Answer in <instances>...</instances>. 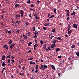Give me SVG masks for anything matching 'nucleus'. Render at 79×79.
Returning <instances> with one entry per match:
<instances>
[{
  "label": "nucleus",
  "instance_id": "obj_1",
  "mask_svg": "<svg viewBox=\"0 0 79 79\" xmlns=\"http://www.w3.org/2000/svg\"><path fill=\"white\" fill-rule=\"evenodd\" d=\"M15 44L14 43H13L10 46V49H11V50L13 49V48L14 47V46H15Z\"/></svg>",
  "mask_w": 79,
  "mask_h": 79
},
{
  "label": "nucleus",
  "instance_id": "obj_2",
  "mask_svg": "<svg viewBox=\"0 0 79 79\" xmlns=\"http://www.w3.org/2000/svg\"><path fill=\"white\" fill-rule=\"evenodd\" d=\"M73 27H74L75 29H77V25L76 24H74L73 25Z\"/></svg>",
  "mask_w": 79,
  "mask_h": 79
},
{
  "label": "nucleus",
  "instance_id": "obj_3",
  "mask_svg": "<svg viewBox=\"0 0 79 79\" xmlns=\"http://www.w3.org/2000/svg\"><path fill=\"white\" fill-rule=\"evenodd\" d=\"M34 16L35 17L36 19H39V17H37V14L35 13L34 15Z\"/></svg>",
  "mask_w": 79,
  "mask_h": 79
},
{
  "label": "nucleus",
  "instance_id": "obj_4",
  "mask_svg": "<svg viewBox=\"0 0 79 79\" xmlns=\"http://www.w3.org/2000/svg\"><path fill=\"white\" fill-rule=\"evenodd\" d=\"M3 47L4 48H5L6 49V50H8V47L7 45H4L3 46Z\"/></svg>",
  "mask_w": 79,
  "mask_h": 79
},
{
  "label": "nucleus",
  "instance_id": "obj_5",
  "mask_svg": "<svg viewBox=\"0 0 79 79\" xmlns=\"http://www.w3.org/2000/svg\"><path fill=\"white\" fill-rule=\"evenodd\" d=\"M68 31V32L67 34H69V35H70L71 33V32H72V30H70V31Z\"/></svg>",
  "mask_w": 79,
  "mask_h": 79
},
{
  "label": "nucleus",
  "instance_id": "obj_6",
  "mask_svg": "<svg viewBox=\"0 0 79 79\" xmlns=\"http://www.w3.org/2000/svg\"><path fill=\"white\" fill-rule=\"evenodd\" d=\"M55 47H56V44H53L51 46V47L52 48H55Z\"/></svg>",
  "mask_w": 79,
  "mask_h": 79
},
{
  "label": "nucleus",
  "instance_id": "obj_7",
  "mask_svg": "<svg viewBox=\"0 0 79 79\" xmlns=\"http://www.w3.org/2000/svg\"><path fill=\"white\" fill-rule=\"evenodd\" d=\"M40 69L42 70H44V69H45L44 65H42L41 66Z\"/></svg>",
  "mask_w": 79,
  "mask_h": 79
},
{
  "label": "nucleus",
  "instance_id": "obj_8",
  "mask_svg": "<svg viewBox=\"0 0 79 79\" xmlns=\"http://www.w3.org/2000/svg\"><path fill=\"white\" fill-rule=\"evenodd\" d=\"M34 34L35 35H39V33L37 31H35L34 32Z\"/></svg>",
  "mask_w": 79,
  "mask_h": 79
},
{
  "label": "nucleus",
  "instance_id": "obj_9",
  "mask_svg": "<svg viewBox=\"0 0 79 79\" xmlns=\"http://www.w3.org/2000/svg\"><path fill=\"white\" fill-rule=\"evenodd\" d=\"M19 6H20V5L17 4L15 5V8H17V7H19Z\"/></svg>",
  "mask_w": 79,
  "mask_h": 79
},
{
  "label": "nucleus",
  "instance_id": "obj_10",
  "mask_svg": "<svg viewBox=\"0 0 79 79\" xmlns=\"http://www.w3.org/2000/svg\"><path fill=\"white\" fill-rule=\"evenodd\" d=\"M51 68H52V69H53V70H55V69H56L54 65H52L51 66Z\"/></svg>",
  "mask_w": 79,
  "mask_h": 79
},
{
  "label": "nucleus",
  "instance_id": "obj_11",
  "mask_svg": "<svg viewBox=\"0 0 79 79\" xmlns=\"http://www.w3.org/2000/svg\"><path fill=\"white\" fill-rule=\"evenodd\" d=\"M46 46H47V44H44L43 48H44V50H45V48H46Z\"/></svg>",
  "mask_w": 79,
  "mask_h": 79
},
{
  "label": "nucleus",
  "instance_id": "obj_12",
  "mask_svg": "<svg viewBox=\"0 0 79 79\" xmlns=\"http://www.w3.org/2000/svg\"><path fill=\"white\" fill-rule=\"evenodd\" d=\"M29 63L30 64H35V62H33L32 61H30Z\"/></svg>",
  "mask_w": 79,
  "mask_h": 79
},
{
  "label": "nucleus",
  "instance_id": "obj_13",
  "mask_svg": "<svg viewBox=\"0 0 79 79\" xmlns=\"http://www.w3.org/2000/svg\"><path fill=\"white\" fill-rule=\"evenodd\" d=\"M55 50H56V52H59L60 50V48H57L56 49H55Z\"/></svg>",
  "mask_w": 79,
  "mask_h": 79
},
{
  "label": "nucleus",
  "instance_id": "obj_14",
  "mask_svg": "<svg viewBox=\"0 0 79 79\" xmlns=\"http://www.w3.org/2000/svg\"><path fill=\"white\" fill-rule=\"evenodd\" d=\"M6 65V64L5 63V62H2V66H5Z\"/></svg>",
  "mask_w": 79,
  "mask_h": 79
},
{
  "label": "nucleus",
  "instance_id": "obj_15",
  "mask_svg": "<svg viewBox=\"0 0 79 79\" xmlns=\"http://www.w3.org/2000/svg\"><path fill=\"white\" fill-rule=\"evenodd\" d=\"M20 15H22V14H23V12H24V10H20Z\"/></svg>",
  "mask_w": 79,
  "mask_h": 79
},
{
  "label": "nucleus",
  "instance_id": "obj_16",
  "mask_svg": "<svg viewBox=\"0 0 79 79\" xmlns=\"http://www.w3.org/2000/svg\"><path fill=\"white\" fill-rule=\"evenodd\" d=\"M15 16L16 18H19V17H20V15H15Z\"/></svg>",
  "mask_w": 79,
  "mask_h": 79
},
{
  "label": "nucleus",
  "instance_id": "obj_17",
  "mask_svg": "<svg viewBox=\"0 0 79 79\" xmlns=\"http://www.w3.org/2000/svg\"><path fill=\"white\" fill-rule=\"evenodd\" d=\"M31 45H32V42H30L28 44V46L29 47L31 46Z\"/></svg>",
  "mask_w": 79,
  "mask_h": 79
},
{
  "label": "nucleus",
  "instance_id": "obj_18",
  "mask_svg": "<svg viewBox=\"0 0 79 79\" xmlns=\"http://www.w3.org/2000/svg\"><path fill=\"white\" fill-rule=\"evenodd\" d=\"M12 43V41L11 40H9L8 42V45H10V44H11V43Z\"/></svg>",
  "mask_w": 79,
  "mask_h": 79
},
{
  "label": "nucleus",
  "instance_id": "obj_19",
  "mask_svg": "<svg viewBox=\"0 0 79 79\" xmlns=\"http://www.w3.org/2000/svg\"><path fill=\"white\" fill-rule=\"evenodd\" d=\"M74 11H74L71 14V15L72 16H73L74 15H75V12H74Z\"/></svg>",
  "mask_w": 79,
  "mask_h": 79
},
{
  "label": "nucleus",
  "instance_id": "obj_20",
  "mask_svg": "<svg viewBox=\"0 0 79 79\" xmlns=\"http://www.w3.org/2000/svg\"><path fill=\"white\" fill-rule=\"evenodd\" d=\"M76 55H77V56L79 57V52H77L76 53Z\"/></svg>",
  "mask_w": 79,
  "mask_h": 79
},
{
  "label": "nucleus",
  "instance_id": "obj_21",
  "mask_svg": "<svg viewBox=\"0 0 79 79\" xmlns=\"http://www.w3.org/2000/svg\"><path fill=\"white\" fill-rule=\"evenodd\" d=\"M16 23H17V24H19V23H20L21 21H19L16 20Z\"/></svg>",
  "mask_w": 79,
  "mask_h": 79
},
{
  "label": "nucleus",
  "instance_id": "obj_22",
  "mask_svg": "<svg viewBox=\"0 0 79 79\" xmlns=\"http://www.w3.org/2000/svg\"><path fill=\"white\" fill-rule=\"evenodd\" d=\"M5 55H3V56L2 57V59L3 61L5 60Z\"/></svg>",
  "mask_w": 79,
  "mask_h": 79
},
{
  "label": "nucleus",
  "instance_id": "obj_23",
  "mask_svg": "<svg viewBox=\"0 0 79 79\" xmlns=\"http://www.w3.org/2000/svg\"><path fill=\"white\" fill-rule=\"evenodd\" d=\"M30 5L31 8H34V5L33 4H31Z\"/></svg>",
  "mask_w": 79,
  "mask_h": 79
},
{
  "label": "nucleus",
  "instance_id": "obj_24",
  "mask_svg": "<svg viewBox=\"0 0 79 79\" xmlns=\"http://www.w3.org/2000/svg\"><path fill=\"white\" fill-rule=\"evenodd\" d=\"M57 39L58 40H62V39H61V37H58L57 38Z\"/></svg>",
  "mask_w": 79,
  "mask_h": 79
},
{
  "label": "nucleus",
  "instance_id": "obj_25",
  "mask_svg": "<svg viewBox=\"0 0 79 79\" xmlns=\"http://www.w3.org/2000/svg\"><path fill=\"white\" fill-rule=\"evenodd\" d=\"M5 67H4L3 68L2 71V73H3V72H4V71H5Z\"/></svg>",
  "mask_w": 79,
  "mask_h": 79
},
{
  "label": "nucleus",
  "instance_id": "obj_26",
  "mask_svg": "<svg viewBox=\"0 0 79 79\" xmlns=\"http://www.w3.org/2000/svg\"><path fill=\"white\" fill-rule=\"evenodd\" d=\"M27 38H28L27 37V35L24 37V39H26V40H27Z\"/></svg>",
  "mask_w": 79,
  "mask_h": 79
},
{
  "label": "nucleus",
  "instance_id": "obj_27",
  "mask_svg": "<svg viewBox=\"0 0 79 79\" xmlns=\"http://www.w3.org/2000/svg\"><path fill=\"white\" fill-rule=\"evenodd\" d=\"M33 60V57H30V59H28V60Z\"/></svg>",
  "mask_w": 79,
  "mask_h": 79
},
{
  "label": "nucleus",
  "instance_id": "obj_28",
  "mask_svg": "<svg viewBox=\"0 0 79 79\" xmlns=\"http://www.w3.org/2000/svg\"><path fill=\"white\" fill-rule=\"evenodd\" d=\"M71 27H69L68 29H67V31H69L70 29H71Z\"/></svg>",
  "mask_w": 79,
  "mask_h": 79
},
{
  "label": "nucleus",
  "instance_id": "obj_29",
  "mask_svg": "<svg viewBox=\"0 0 79 79\" xmlns=\"http://www.w3.org/2000/svg\"><path fill=\"white\" fill-rule=\"evenodd\" d=\"M55 16V15H51L50 16V18L52 19V18H54V17Z\"/></svg>",
  "mask_w": 79,
  "mask_h": 79
},
{
  "label": "nucleus",
  "instance_id": "obj_30",
  "mask_svg": "<svg viewBox=\"0 0 79 79\" xmlns=\"http://www.w3.org/2000/svg\"><path fill=\"white\" fill-rule=\"evenodd\" d=\"M52 43H53V44H56V40H53L52 41Z\"/></svg>",
  "mask_w": 79,
  "mask_h": 79
},
{
  "label": "nucleus",
  "instance_id": "obj_31",
  "mask_svg": "<svg viewBox=\"0 0 79 79\" xmlns=\"http://www.w3.org/2000/svg\"><path fill=\"white\" fill-rule=\"evenodd\" d=\"M65 11L67 12V13H69V10L68 9L66 10Z\"/></svg>",
  "mask_w": 79,
  "mask_h": 79
},
{
  "label": "nucleus",
  "instance_id": "obj_32",
  "mask_svg": "<svg viewBox=\"0 0 79 79\" xmlns=\"http://www.w3.org/2000/svg\"><path fill=\"white\" fill-rule=\"evenodd\" d=\"M54 13H56V9H54Z\"/></svg>",
  "mask_w": 79,
  "mask_h": 79
},
{
  "label": "nucleus",
  "instance_id": "obj_33",
  "mask_svg": "<svg viewBox=\"0 0 79 79\" xmlns=\"http://www.w3.org/2000/svg\"><path fill=\"white\" fill-rule=\"evenodd\" d=\"M49 24L47 23H46L45 24V26H48V25H49Z\"/></svg>",
  "mask_w": 79,
  "mask_h": 79
},
{
  "label": "nucleus",
  "instance_id": "obj_34",
  "mask_svg": "<svg viewBox=\"0 0 79 79\" xmlns=\"http://www.w3.org/2000/svg\"><path fill=\"white\" fill-rule=\"evenodd\" d=\"M37 46H38V44H35L34 45V47H37Z\"/></svg>",
  "mask_w": 79,
  "mask_h": 79
},
{
  "label": "nucleus",
  "instance_id": "obj_35",
  "mask_svg": "<svg viewBox=\"0 0 79 79\" xmlns=\"http://www.w3.org/2000/svg\"><path fill=\"white\" fill-rule=\"evenodd\" d=\"M41 45H43V41L42 40H41L40 41Z\"/></svg>",
  "mask_w": 79,
  "mask_h": 79
},
{
  "label": "nucleus",
  "instance_id": "obj_36",
  "mask_svg": "<svg viewBox=\"0 0 79 79\" xmlns=\"http://www.w3.org/2000/svg\"><path fill=\"white\" fill-rule=\"evenodd\" d=\"M23 39H20V40L19 41L20 42H21V43H22V42H23Z\"/></svg>",
  "mask_w": 79,
  "mask_h": 79
},
{
  "label": "nucleus",
  "instance_id": "obj_37",
  "mask_svg": "<svg viewBox=\"0 0 79 79\" xmlns=\"http://www.w3.org/2000/svg\"><path fill=\"white\" fill-rule=\"evenodd\" d=\"M69 19H70V18L69 17H68L66 19V20L67 21H69Z\"/></svg>",
  "mask_w": 79,
  "mask_h": 79
},
{
  "label": "nucleus",
  "instance_id": "obj_38",
  "mask_svg": "<svg viewBox=\"0 0 79 79\" xmlns=\"http://www.w3.org/2000/svg\"><path fill=\"white\" fill-rule=\"evenodd\" d=\"M22 68L23 70H24V69H25V66H23V67H22Z\"/></svg>",
  "mask_w": 79,
  "mask_h": 79
},
{
  "label": "nucleus",
  "instance_id": "obj_39",
  "mask_svg": "<svg viewBox=\"0 0 79 79\" xmlns=\"http://www.w3.org/2000/svg\"><path fill=\"white\" fill-rule=\"evenodd\" d=\"M5 31H5L6 33V34H7V33H8V29H5Z\"/></svg>",
  "mask_w": 79,
  "mask_h": 79
},
{
  "label": "nucleus",
  "instance_id": "obj_40",
  "mask_svg": "<svg viewBox=\"0 0 79 79\" xmlns=\"http://www.w3.org/2000/svg\"><path fill=\"white\" fill-rule=\"evenodd\" d=\"M52 32L55 33V29H54L52 30Z\"/></svg>",
  "mask_w": 79,
  "mask_h": 79
},
{
  "label": "nucleus",
  "instance_id": "obj_41",
  "mask_svg": "<svg viewBox=\"0 0 79 79\" xmlns=\"http://www.w3.org/2000/svg\"><path fill=\"white\" fill-rule=\"evenodd\" d=\"M75 47V45H73L71 47V48H74Z\"/></svg>",
  "mask_w": 79,
  "mask_h": 79
},
{
  "label": "nucleus",
  "instance_id": "obj_42",
  "mask_svg": "<svg viewBox=\"0 0 79 79\" xmlns=\"http://www.w3.org/2000/svg\"><path fill=\"white\" fill-rule=\"evenodd\" d=\"M7 57L8 58H11V56L10 55H9L7 56Z\"/></svg>",
  "mask_w": 79,
  "mask_h": 79
},
{
  "label": "nucleus",
  "instance_id": "obj_43",
  "mask_svg": "<svg viewBox=\"0 0 79 79\" xmlns=\"http://www.w3.org/2000/svg\"><path fill=\"white\" fill-rule=\"evenodd\" d=\"M27 34H28V36L29 37V36H30V32L28 31L27 33Z\"/></svg>",
  "mask_w": 79,
  "mask_h": 79
},
{
  "label": "nucleus",
  "instance_id": "obj_44",
  "mask_svg": "<svg viewBox=\"0 0 79 79\" xmlns=\"http://www.w3.org/2000/svg\"><path fill=\"white\" fill-rule=\"evenodd\" d=\"M8 34H11V31L10 30L8 31Z\"/></svg>",
  "mask_w": 79,
  "mask_h": 79
},
{
  "label": "nucleus",
  "instance_id": "obj_45",
  "mask_svg": "<svg viewBox=\"0 0 79 79\" xmlns=\"http://www.w3.org/2000/svg\"><path fill=\"white\" fill-rule=\"evenodd\" d=\"M33 31H35V27H33Z\"/></svg>",
  "mask_w": 79,
  "mask_h": 79
},
{
  "label": "nucleus",
  "instance_id": "obj_46",
  "mask_svg": "<svg viewBox=\"0 0 79 79\" xmlns=\"http://www.w3.org/2000/svg\"><path fill=\"white\" fill-rule=\"evenodd\" d=\"M27 3H31V1L30 0H28L27 1Z\"/></svg>",
  "mask_w": 79,
  "mask_h": 79
},
{
  "label": "nucleus",
  "instance_id": "obj_47",
  "mask_svg": "<svg viewBox=\"0 0 79 79\" xmlns=\"http://www.w3.org/2000/svg\"><path fill=\"white\" fill-rule=\"evenodd\" d=\"M10 61H11L10 59H8V62L9 63H10Z\"/></svg>",
  "mask_w": 79,
  "mask_h": 79
},
{
  "label": "nucleus",
  "instance_id": "obj_48",
  "mask_svg": "<svg viewBox=\"0 0 79 79\" xmlns=\"http://www.w3.org/2000/svg\"><path fill=\"white\" fill-rule=\"evenodd\" d=\"M31 15H32L31 13H30V14H28V16L30 17H31Z\"/></svg>",
  "mask_w": 79,
  "mask_h": 79
},
{
  "label": "nucleus",
  "instance_id": "obj_49",
  "mask_svg": "<svg viewBox=\"0 0 79 79\" xmlns=\"http://www.w3.org/2000/svg\"><path fill=\"white\" fill-rule=\"evenodd\" d=\"M37 37V35H35V36H34L35 39H36Z\"/></svg>",
  "mask_w": 79,
  "mask_h": 79
},
{
  "label": "nucleus",
  "instance_id": "obj_50",
  "mask_svg": "<svg viewBox=\"0 0 79 79\" xmlns=\"http://www.w3.org/2000/svg\"><path fill=\"white\" fill-rule=\"evenodd\" d=\"M25 24L26 25H29V23L28 22H26Z\"/></svg>",
  "mask_w": 79,
  "mask_h": 79
},
{
  "label": "nucleus",
  "instance_id": "obj_51",
  "mask_svg": "<svg viewBox=\"0 0 79 79\" xmlns=\"http://www.w3.org/2000/svg\"><path fill=\"white\" fill-rule=\"evenodd\" d=\"M58 58H61V55L58 56Z\"/></svg>",
  "mask_w": 79,
  "mask_h": 79
},
{
  "label": "nucleus",
  "instance_id": "obj_52",
  "mask_svg": "<svg viewBox=\"0 0 79 79\" xmlns=\"http://www.w3.org/2000/svg\"><path fill=\"white\" fill-rule=\"evenodd\" d=\"M48 49L49 50H52V48L50 47H48Z\"/></svg>",
  "mask_w": 79,
  "mask_h": 79
},
{
  "label": "nucleus",
  "instance_id": "obj_53",
  "mask_svg": "<svg viewBox=\"0 0 79 79\" xmlns=\"http://www.w3.org/2000/svg\"><path fill=\"white\" fill-rule=\"evenodd\" d=\"M47 68V66L44 65V68Z\"/></svg>",
  "mask_w": 79,
  "mask_h": 79
},
{
  "label": "nucleus",
  "instance_id": "obj_54",
  "mask_svg": "<svg viewBox=\"0 0 79 79\" xmlns=\"http://www.w3.org/2000/svg\"><path fill=\"white\" fill-rule=\"evenodd\" d=\"M49 16H50V14H48V16H47V17H48H48H49Z\"/></svg>",
  "mask_w": 79,
  "mask_h": 79
},
{
  "label": "nucleus",
  "instance_id": "obj_55",
  "mask_svg": "<svg viewBox=\"0 0 79 79\" xmlns=\"http://www.w3.org/2000/svg\"><path fill=\"white\" fill-rule=\"evenodd\" d=\"M2 12L3 13H5V11L3 10H2Z\"/></svg>",
  "mask_w": 79,
  "mask_h": 79
},
{
  "label": "nucleus",
  "instance_id": "obj_56",
  "mask_svg": "<svg viewBox=\"0 0 79 79\" xmlns=\"http://www.w3.org/2000/svg\"><path fill=\"white\" fill-rule=\"evenodd\" d=\"M69 13H67L66 15L67 16H69Z\"/></svg>",
  "mask_w": 79,
  "mask_h": 79
},
{
  "label": "nucleus",
  "instance_id": "obj_57",
  "mask_svg": "<svg viewBox=\"0 0 79 79\" xmlns=\"http://www.w3.org/2000/svg\"><path fill=\"white\" fill-rule=\"evenodd\" d=\"M2 19H3V15H1Z\"/></svg>",
  "mask_w": 79,
  "mask_h": 79
},
{
  "label": "nucleus",
  "instance_id": "obj_58",
  "mask_svg": "<svg viewBox=\"0 0 79 79\" xmlns=\"http://www.w3.org/2000/svg\"><path fill=\"white\" fill-rule=\"evenodd\" d=\"M43 29H44V30H46V28H45V27H43Z\"/></svg>",
  "mask_w": 79,
  "mask_h": 79
},
{
  "label": "nucleus",
  "instance_id": "obj_59",
  "mask_svg": "<svg viewBox=\"0 0 79 79\" xmlns=\"http://www.w3.org/2000/svg\"><path fill=\"white\" fill-rule=\"evenodd\" d=\"M19 63L20 64H21V60H20L19 61Z\"/></svg>",
  "mask_w": 79,
  "mask_h": 79
},
{
  "label": "nucleus",
  "instance_id": "obj_60",
  "mask_svg": "<svg viewBox=\"0 0 79 79\" xmlns=\"http://www.w3.org/2000/svg\"><path fill=\"white\" fill-rule=\"evenodd\" d=\"M19 32V30H17V34H18Z\"/></svg>",
  "mask_w": 79,
  "mask_h": 79
},
{
  "label": "nucleus",
  "instance_id": "obj_61",
  "mask_svg": "<svg viewBox=\"0 0 79 79\" xmlns=\"http://www.w3.org/2000/svg\"><path fill=\"white\" fill-rule=\"evenodd\" d=\"M11 61H12V63H14V60H11Z\"/></svg>",
  "mask_w": 79,
  "mask_h": 79
},
{
  "label": "nucleus",
  "instance_id": "obj_62",
  "mask_svg": "<svg viewBox=\"0 0 79 79\" xmlns=\"http://www.w3.org/2000/svg\"><path fill=\"white\" fill-rule=\"evenodd\" d=\"M36 69H38V65H36Z\"/></svg>",
  "mask_w": 79,
  "mask_h": 79
},
{
  "label": "nucleus",
  "instance_id": "obj_63",
  "mask_svg": "<svg viewBox=\"0 0 79 79\" xmlns=\"http://www.w3.org/2000/svg\"><path fill=\"white\" fill-rule=\"evenodd\" d=\"M30 52H31V50H29L28 51V53H30Z\"/></svg>",
  "mask_w": 79,
  "mask_h": 79
},
{
  "label": "nucleus",
  "instance_id": "obj_64",
  "mask_svg": "<svg viewBox=\"0 0 79 79\" xmlns=\"http://www.w3.org/2000/svg\"><path fill=\"white\" fill-rule=\"evenodd\" d=\"M23 37H26V36L24 34H23Z\"/></svg>",
  "mask_w": 79,
  "mask_h": 79
}]
</instances>
